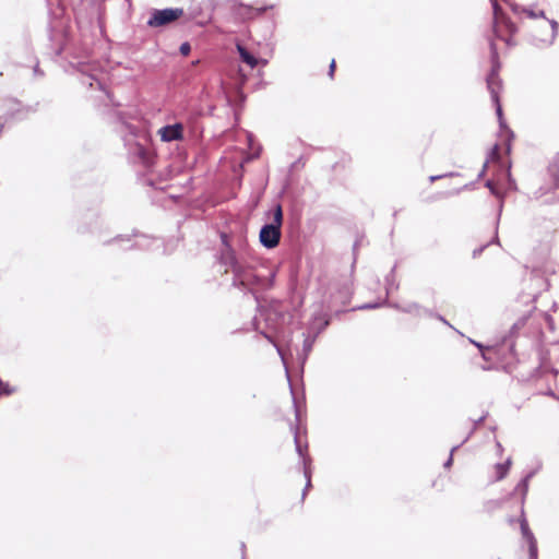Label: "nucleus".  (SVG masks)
<instances>
[{
    "instance_id": "nucleus-1",
    "label": "nucleus",
    "mask_w": 559,
    "mask_h": 559,
    "mask_svg": "<svg viewBox=\"0 0 559 559\" xmlns=\"http://www.w3.org/2000/svg\"><path fill=\"white\" fill-rule=\"evenodd\" d=\"M222 240L225 249L222 250L219 261L226 267V273L228 271L233 273L231 286L252 293L258 301L255 293L272 288L275 273L269 272L266 275L257 273L252 265L237 257L235 250L226 242V235H222Z\"/></svg>"
},
{
    "instance_id": "nucleus-2",
    "label": "nucleus",
    "mask_w": 559,
    "mask_h": 559,
    "mask_svg": "<svg viewBox=\"0 0 559 559\" xmlns=\"http://www.w3.org/2000/svg\"><path fill=\"white\" fill-rule=\"evenodd\" d=\"M283 210L281 204L272 209V221L264 224L259 234L260 243L266 249H273L278 246L282 237Z\"/></svg>"
},
{
    "instance_id": "nucleus-3",
    "label": "nucleus",
    "mask_w": 559,
    "mask_h": 559,
    "mask_svg": "<svg viewBox=\"0 0 559 559\" xmlns=\"http://www.w3.org/2000/svg\"><path fill=\"white\" fill-rule=\"evenodd\" d=\"M490 50H491L492 68L486 79L487 88L490 93L491 100H492L493 105L496 106V112H497L500 126L502 127L503 126L502 108H501V104H500V99H499V92L501 90L502 84H501V80L498 75L499 63L497 61V59H498L497 47L492 40L490 41Z\"/></svg>"
},
{
    "instance_id": "nucleus-4",
    "label": "nucleus",
    "mask_w": 559,
    "mask_h": 559,
    "mask_svg": "<svg viewBox=\"0 0 559 559\" xmlns=\"http://www.w3.org/2000/svg\"><path fill=\"white\" fill-rule=\"evenodd\" d=\"M523 13L530 19H538L542 17L544 20L543 24L539 26L540 29L549 28L548 34L534 35V44L538 47H549L555 43L558 33V23L555 20H548L545 17V12L543 10L535 11L533 9H523Z\"/></svg>"
},
{
    "instance_id": "nucleus-5",
    "label": "nucleus",
    "mask_w": 559,
    "mask_h": 559,
    "mask_svg": "<svg viewBox=\"0 0 559 559\" xmlns=\"http://www.w3.org/2000/svg\"><path fill=\"white\" fill-rule=\"evenodd\" d=\"M183 15L181 8H166V9H154L151 12V16L147 21L150 27H163L175 22Z\"/></svg>"
},
{
    "instance_id": "nucleus-6",
    "label": "nucleus",
    "mask_w": 559,
    "mask_h": 559,
    "mask_svg": "<svg viewBox=\"0 0 559 559\" xmlns=\"http://www.w3.org/2000/svg\"><path fill=\"white\" fill-rule=\"evenodd\" d=\"M333 293L331 294L330 304L332 306H345L350 301L353 294L352 284L348 280L338 283L332 287Z\"/></svg>"
},
{
    "instance_id": "nucleus-7",
    "label": "nucleus",
    "mask_w": 559,
    "mask_h": 559,
    "mask_svg": "<svg viewBox=\"0 0 559 559\" xmlns=\"http://www.w3.org/2000/svg\"><path fill=\"white\" fill-rule=\"evenodd\" d=\"M295 445H296V451L299 454V456L301 457L302 464H304V475L306 478V486H305V489L301 495V499L304 500L307 495V491L311 487V469H310V459L305 455V450L302 449V447L299 442L297 432H295Z\"/></svg>"
},
{
    "instance_id": "nucleus-8",
    "label": "nucleus",
    "mask_w": 559,
    "mask_h": 559,
    "mask_svg": "<svg viewBox=\"0 0 559 559\" xmlns=\"http://www.w3.org/2000/svg\"><path fill=\"white\" fill-rule=\"evenodd\" d=\"M162 141L171 142L183 138V127L181 123L164 126L158 130Z\"/></svg>"
},
{
    "instance_id": "nucleus-9",
    "label": "nucleus",
    "mask_w": 559,
    "mask_h": 559,
    "mask_svg": "<svg viewBox=\"0 0 559 559\" xmlns=\"http://www.w3.org/2000/svg\"><path fill=\"white\" fill-rule=\"evenodd\" d=\"M485 186L490 190V192L493 195L502 199V197L500 195V193L498 192V190L496 189V187H495V185H493V182L491 180H487ZM502 206H503V201L500 200L499 211H498V216H497V222H496V228H495V236H493L492 240L489 243L500 245V240H499V237H498V225H499V221H500L501 213H502Z\"/></svg>"
},
{
    "instance_id": "nucleus-10",
    "label": "nucleus",
    "mask_w": 559,
    "mask_h": 559,
    "mask_svg": "<svg viewBox=\"0 0 559 559\" xmlns=\"http://www.w3.org/2000/svg\"><path fill=\"white\" fill-rule=\"evenodd\" d=\"M329 325V320L322 318V323L318 328L317 332L311 336L307 335L304 340L302 350L305 354V358L309 355L312 349L313 343L316 341L317 335L324 330Z\"/></svg>"
},
{
    "instance_id": "nucleus-11",
    "label": "nucleus",
    "mask_w": 559,
    "mask_h": 559,
    "mask_svg": "<svg viewBox=\"0 0 559 559\" xmlns=\"http://www.w3.org/2000/svg\"><path fill=\"white\" fill-rule=\"evenodd\" d=\"M548 173L552 179L554 192L557 195V200H559V166L557 162L549 165Z\"/></svg>"
},
{
    "instance_id": "nucleus-12",
    "label": "nucleus",
    "mask_w": 559,
    "mask_h": 559,
    "mask_svg": "<svg viewBox=\"0 0 559 559\" xmlns=\"http://www.w3.org/2000/svg\"><path fill=\"white\" fill-rule=\"evenodd\" d=\"M535 472H530L515 487L514 489V492L512 495H514L515 492H520L521 493V498H522V502L524 501L526 495H527V491H528V483H530V479L534 476Z\"/></svg>"
},
{
    "instance_id": "nucleus-13",
    "label": "nucleus",
    "mask_w": 559,
    "mask_h": 559,
    "mask_svg": "<svg viewBox=\"0 0 559 559\" xmlns=\"http://www.w3.org/2000/svg\"><path fill=\"white\" fill-rule=\"evenodd\" d=\"M237 49L241 60L245 63H247L250 68H254L258 64L257 58L253 55H251L246 48L238 45Z\"/></svg>"
},
{
    "instance_id": "nucleus-14",
    "label": "nucleus",
    "mask_w": 559,
    "mask_h": 559,
    "mask_svg": "<svg viewBox=\"0 0 559 559\" xmlns=\"http://www.w3.org/2000/svg\"><path fill=\"white\" fill-rule=\"evenodd\" d=\"M510 466H511V459H508L504 463H497L495 465V468L497 472L496 480L503 479L507 476V474L510 469Z\"/></svg>"
},
{
    "instance_id": "nucleus-15",
    "label": "nucleus",
    "mask_w": 559,
    "mask_h": 559,
    "mask_svg": "<svg viewBox=\"0 0 559 559\" xmlns=\"http://www.w3.org/2000/svg\"><path fill=\"white\" fill-rule=\"evenodd\" d=\"M521 532H522L523 537L527 540V543L530 540H535V537H534L533 533L531 532L525 518H523L521 520Z\"/></svg>"
},
{
    "instance_id": "nucleus-16",
    "label": "nucleus",
    "mask_w": 559,
    "mask_h": 559,
    "mask_svg": "<svg viewBox=\"0 0 559 559\" xmlns=\"http://www.w3.org/2000/svg\"><path fill=\"white\" fill-rule=\"evenodd\" d=\"M262 334H263V336H264L269 342H271L272 344H274V346L276 347V350H277L278 355L281 356V359H282V361H283L284 366H286V360H285V356H284V353H283L282 348H281V347H278V346L275 344V342L273 341V338H272V336H271L270 334L264 333V332H262ZM285 368H286V373L288 374L287 367H285Z\"/></svg>"
},
{
    "instance_id": "nucleus-17",
    "label": "nucleus",
    "mask_w": 559,
    "mask_h": 559,
    "mask_svg": "<svg viewBox=\"0 0 559 559\" xmlns=\"http://www.w3.org/2000/svg\"><path fill=\"white\" fill-rule=\"evenodd\" d=\"M493 10H495L493 32H495L496 37L501 38V36L499 34L500 17L498 15V4L497 3L493 4Z\"/></svg>"
},
{
    "instance_id": "nucleus-18",
    "label": "nucleus",
    "mask_w": 559,
    "mask_h": 559,
    "mask_svg": "<svg viewBox=\"0 0 559 559\" xmlns=\"http://www.w3.org/2000/svg\"><path fill=\"white\" fill-rule=\"evenodd\" d=\"M537 542L530 540L528 542V552H530V559H537Z\"/></svg>"
},
{
    "instance_id": "nucleus-19",
    "label": "nucleus",
    "mask_w": 559,
    "mask_h": 559,
    "mask_svg": "<svg viewBox=\"0 0 559 559\" xmlns=\"http://www.w3.org/2000/svg\"><path fill=\"white\" fill-rule=\"evenodd\" d=\"M278 316H280V313L275 309H273V308L267 309L266 310V317H265V321H266L267 325L271 326V328H275L271 323V321H272L273 317H278Z\"/></svg>"
},
{
    "instance_id": "nucleus-20",
    "label": "nucleus",
    "mask_w": 559,
    "mask_h": 559,
    "mask_svg": "<svg viewBox=\"0 0 559 559\" xmlns=\"http://www.w3.org/2000/svg\"><path fill=\"white\" fill-rule=\"evenodd\" d=\"M420 307L417 304H409L405 308H402V311L408 313H417L420 314Z\"/></svg>"
},
{
    "instance_id": "nucleus-21",
    "label": "nucleus",
    "mask_w": 559,
    "mask_h": 559,
    "mask_svg": "<svg viewBox=\"0 0 559 559\" xmlns=\"http://www.w3.org/2000/svg\"><path fill=\"white\" fill-rule=\"evenodd\" d=\"M13 392H14V389L11 388L8 383H4L0 379V395H2V394L10 395Z\"/></svg>"
},
{
    "instance_id": "nucleus-22",
    "label": "nucleus",
    "mask_w": 559,
    "mask_h": 559,
    "mask_svg": "<svg viewBox=\"0 0 559 559\" xmlns=\"http://www.w3.org/2000/svg\"><path fill=\"white\" fill-rule=\"evenodd\" d=\"M501 22L506 25L508 32L512 35L516 32V26L512 21L506 17H501Z\"/></svg>"
},
{
    "instance_id": "nucleus-23",
    "label": "nucleus",
    "mask_w": 559,
    "mask_h": 559,
    "mask_svg": "<svg viewBox=\"0 0 559 559\" xmlns=\"http://www.w3.org/2000/svg\"><path fill=\"white\" fill-rule=\"evenodd\" d=\"M485 418H486V415H483L481 417H479L477 420L474 421L472 430L469 431L467 437L463 440V442L468 440V438L474 433V431L477 429L478 425H480L485 420Z\"/></svg>"
},
{
    "instance_id": "nucleus-24",
    "label": "nucleus",
    "mask_w": 559,
    "mask_h": 559,
    "mask_svg": "<svg viewBox=\"0 0 559 559\" xmlns=\"http://www.w3.org/2000/svg\"><path fill=\"white\" fill-rule=\"evenodd\" d=\"M179 51L182 56H188L191 51V46L189 43H182L179 47Z\"/></svg>"
},
{
    "instance_id": "nucleus-25",
    "label": "nucleus",
    "mask_w": 559,
    "mask_h": 559,
    "mask_svg": "<svg viewBox=\"0 0 559 559\" xmlns=\"http://www.w3.org/2000/svg\"><path fill=\"white\" fill-rule=\"evenodd\" d=\"M460 445H455L451 449V453H450V456L449 459L444 462V467L445 468H449L451 465H452V462H453V453L454 451H456L459 449Z\"/></svg>"
},
{
    "instance_id": "nucleus-26",
    "label": "nucleus",
    "mask_w": 559,
    "mask_h": 559,
    "mask_svg": "<svg viewBox=\"0 0 559 559\" xmlns=\"http://www.w3.org/2000/svg\"><path fill=\"white\" fill-rule=\"evenodd\" d=\"M525 324V319H520L519 321H516L513 325H512V329H511V332L514 333L515 331L520 330L521 328H523Z\"/></svg>"
},
{
    "instance_id": "nucleus-27",
    "label": "nucleus",
    "mask_w": 559,
    "mask_h": 559,
    "mask_svg": "<svg viewBox=\"0 0 559 559\" xmlns=\"http://www.w3.org/2000/svg\"><path fill=\"white\" fill-rule=\"evenodd\" d=\"M423 312L428 313L429 316L435 317V318H437L438 320H440L442 323H444V324H447V325L451 326V325H450V323H449V322H448V321H447L442 316H440V314H433V313H431L430 311H428V310H426V309H424V310H423Z\"/></svg>"
},
{
    "instance_id": "nucleus-28",
    "label": "nucleus",
    "mask_w": 559,
    "mask_h": 559,
    "mask_svg": "<svg viewBox=\"0 0 559 559\" xmlns=\"http://www.w3.org/2000/svg\"><path fill=\"white\" fill-rule=\"evenodd\" d=\"M488 245H489V243L484 245V246H481V247H479V248H477V249H474V251H473V258H477V257H479V255L481 254V252L484 251V249H485Z\"/></svg>"
},
{
    "instance_id": "nucleus-29",
    "label": "nucleus",
    "mask_w": 559,
    "mask_h": 559,
    "mask_svg": "<svg viewBox=\"0 0 559 559\" xmlns=\"http://www.w3.org/2000/svg\"><path fill=\"white\" fill-rule=\"evenodd\" d=\"M377 307H379V304H365V305L359 306L357 309H361V310H364V309H374Z\"/></svg>"
},
{
    "instance_id": "nucleus-30",
    "label": "nucleus",
    "mask_w": 559,
    "mask_h": 559,
    "mask_svg": "<svg viewBox=\"0 0 559 559\" xmlns=\"http://www.w3.org/2000/svg\"><path fill=\"white\" fill-rule=\"evenodd\" d=\"M334 70H335V60H332V62L330 64V68H329V75H330V78H333Z\"/></svg>"
},
{
    "instance_id": "nucleus-31",
    "label": "nucleus",
    "mask_w": 559,
    "mask_h": 559,
    "mask_svg": "<svg viewBox=\"0 0 559 559\" xmlns=\"http://www.w3.org/2000/svg\"><path fill=\"white\" fill-rule=\"evenodd\" d=\"M498 155H499V147H498V145H495L490 152V156L498 157Z\"/></svg>"
},
{
    "instance_id": "nucleus-32",
    "label": "nucleus",
    "mask_w": 559,
    "mask_h": 559,
    "mask_svg": "<svg viewBox=\"0 0 559 559\" xmlns=\"http://www.w3.org/2000/svg\"><path fill=\"white\" fill-rule=\"evenodd\" d=\"M487 165H488V160L485 162L484 166H483V169L480 170L479 175H478V178L483 177L485 175V171H486V168H487Z\"/></svg>"
},
{
    "instance_id": "nucleus-33",
    "label": "nucleus",
    "mask_w": 559,
    "mask_h": 559,
    "mask_svg": "<svg viewBox=\"0 0 559 559\" xmlns=\"http://www.w3.org/2000/svg\"><path fill=\"white\" fill-rule=\"evenodd\" d=\"M272 8H273V5H270V7H262V8L258 9L257 11H258V13H259V14H262V13H264L267 9H272Z\"/></svg>"
},
{
    "instance_id": "nucleus-34",
    "label": "nucleus",
    "mask_w": 559,
    "mask_h": 559,
    "mask_svg": "<svg viewBox=\"0 0 559 559\" xmlns=\"http://www.w3.org/2000/svg\"><path fill=\"white\" fill-rule=\"evenodd\" d=\"M471 342H472L476 347H478L480 350H483V348H484V347H483V345H481L480 343H477V342L472 341V340H471Z\"/></svg>"
},
{
    "instance_id": "nucleus-35",
    "label": "nucleus",
    "mask_w": 559,
    "mask_h": 559,
    "mask_svg": "<svg viewBox=\"0 0 559 559\" xmlns=\"http://www.w3.org/2000/svg\"><path fill=\"white\" fill-rule=\"evenodd\" d=\"M443 176H431L430 181H436L437 179L442 178Z\"/></svg>"
},
{
    "instance_id": "nucleus-36",
    "label": "nucleus",
    "mask_w": 559,
    "mask_h": 559,
    "mask_svg": "<svg viewBox=\"0 0 559 559\" xmlns=\"http://www.w3.org/2000/svg\"><path fill=\"white\" fill-rule=\"evenodd\" d=\"M123 240L124 239L121 236H118L112 241L118 242V241H123Z\"/></svg>"
},
{
    "instance_id": "nucleus-37",
    "label": "nucleus",
    "mask_w": 559,
    "mask_h": 559,
    "mask_svg": "<svg viewBox=\"0 0 559 559\" xmlns=\"http://www.w3.org/2000/svg\"><path fill=\"white\" fill-rule=\"evenodd\" d=\"M497 450H499L500 452L502 451V445L500 442H497Z\"/></svg>"
},
{
    "instance_id": "nucleus-38",
    "label": "nucleus",
    "mask_w": 559,
    "mask_h": 559,
    "mask_svg": "<svg viewBox=\"0 0 559 559\" xmlns=\"http://www.w3.org/2000/svg\"><path fill=\"white\" fill-rule=\"evenodd\" d=\"M2 129H3V124L0 123V133L2 132Z\"/></svg>"
},
{
    "instance_id": "nucleus-39",
    "label": "nucleus",
    "mask_w": 559,
    "mask_h": 559,
    "mask_svg": "<svg viewBox=\"0 0 559 559\" xmlns=\"http://www.w3.org/2000/svg\"><path fill=\"white\" fill-rule=\"evenodd\" d=\"M34 71H35V73H38L39 69L36 67Z\"/></svg>"
},
{
    "instance_id": "nucleus-40",
    "label": "nucleus",
    "mask_w": 559,
    "mask_h": 559,
    "mask_svg": "<svg viewBox=\"0 0 559 559\" xmlns=\"http://www.w3.org/2000/svg\"><path fill=\"white\" fill-rule=\"evenodd\" d=\"M556 158L559 159V152L557 153Z\"/></svg>"
},
{
    "instance_id": "nucleus-41",
    "label": "nucleus",
    "mask_w": 559,
    "mask_h": 559,
    "mask_svg": "<svg viewBox=\"0 0 559 559\" xmlns=\"http://www.w3.org/2000/svg\"><path fill=\"white\" fill-rule=\"evenodd\" d=\"M242 559H245V558L242 557Z\"/></svg>"
}]
</instances>
